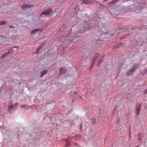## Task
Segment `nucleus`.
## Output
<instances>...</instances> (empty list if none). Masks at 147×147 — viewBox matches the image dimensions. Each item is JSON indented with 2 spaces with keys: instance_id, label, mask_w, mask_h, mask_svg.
Returning a JSON list of instances; mask_svg holds the SVG:
<instances>
[{
  "instance_id": "f03ea898",
  "label": "nucleus",
  "mask_w": 147,
  "mask_h": 147,
  "mask_svg": "<svg viewBox=\"0 0 147 147\" xmlns=\"http://www.w3.org/2000/svg\"><path fill=\"white\" fill-rule=\"evenodd\" d=\"M12 101H10L8 103V111L9 112L11 111V110L15 108L16 107V105L17 104H16L15 105H12Z\"/></svg>"
},
{
  "instance_id": "dca6fc26",
  "label": "nucleus",
  "mask_w": 147,
  "mask_h": 147,
  "mask_svg": "<svg viewBox=\"0 0 147 147\" xmlns=\"http://www.w3.org/2000/svg\"><path fill=\"white\" fill-rule=\"evenodd\" d=\"M7 23V22L6 21H1L0 22V25L1 26Z\"/></svg>"
},
{
  "instance_id": "a878e982",
  "label": "nucleus",
  "mask_w": 147,
  "mask_h": 147,
  "mask_svg": "<svg viewBox=\"0 0 147 147\" xmlns=\"http://www.w3.org/2000/svg\"><path fill=\"white\" fill-rule=\"evenodd\" d=\"M40 50L37 49L36 50V53L38 54L39 53Z\"/></svg>"
},
{
  "instance_id": "412c9836",
  "label": "nucleus",
  "mask_w": 147,
  "mask_h": 147,
  "mask_svg": "<svg viewBox=\"0 0 147 147\" xmlns=\"http://www.w3.org/2000/svg\"><path fill=\"white\" fill-rule=\"evenodd\" d=\"M95 62V61H94V60L93 61L92 60V63L91 65V68L92 67H93V65H94Z\"/></svg>"
},
{
  "instance_id": "20e7f679",
  "label": "nucleus",
  "mask_w": 147,
  "mask_h": 147,
  "mask_svg": "<svg viewBox=\"0 0 147 147\" xmlns=\"http://www.w3.org/2000/svg\"><path fill=\"white\" fill-rule=\"evenodd\" d=\"M142 107V105L141 104H137L136 105V112L138 116L140 114L141 109Z\"/></svg>"
},
{
  "instance_id": "4be33fe9",
  "label": "nucleus",
  "mask_w": 147,
  "mask_h": 147,
  "mask_svg": "<svg viewBox=\"0 0 147 147\" xmlns=\"http://www.w3.org/2000/svg\"><path fill=\"white\" fill-rule=\"evenodd\" d=\"M141 135V134L139 133L138 134V136L139 137V140H141V137H140V136Z\"/></svg>"
},
{
  "instance_id": "7ed1b4c3",
  "label": "nucleus",
  "mask_w": 147,
  "mask_h": 147,
  "mask_svg": "<svg viewBox=\"0 0 147 147\" xmlns=\"http://www.w3.org/2000/svg\"><path fill=\"white\" fill-rule=\"evenodd\" d=\"M51 9L47 10L42 12L41 14V15H44L45 16H49L52 13Z\"/></svg>"
},
{
  "instance_id": "bb28decb",
  "label": "nucleus",
  "mask_w": 147,
  "mask_h": 147,
  "mask_svg": "<svg viewBox=\"0 0 147 147\" xmlns=\"http://www.w3.org/2000/svg\"><path fill=\"white\" fill-rule=\"evenodd\" d=\"M9 27L10 28H15V27L13 26H9Z\"/></svg>"
},
{
  "instance_id": "b1692460",
  "label": "nucleus",
  "mask_w": 147,
  "mask_h": 147,
  "mask_svg": "<svg viewBox=\"0 0 147 147\" xmlns=\"http://www.w3.org/2000/svg\"><path fill=\"white\" fill-rule=\"evenodd\" d=\"M118 0H114L112 1V3H115L116 2H117Z\"/></svg>"
},
{
  "instance_id": "473e14b6",
  "label": "nucleus",
  "mask_w": 147,
  "mask_h": 147,
  "mask_svg": "<svg viewBox=\"0 0 147 147\" xmlns=\"http://www.w3.org/2000/svg\"><path fill=\"white\" fill-rule=\"evenodd\" d=\"M27 107H28V108H26V109H29V108L31 107H30V106H29V107L28 106Z\"/></svg>"
},
{
  "instance_id": "0eeeda50",
  "label": "nucleus",
  "mask_w": 147,
  "mask_h": 147,
  "mask_svg": "<svg viewBox=\"0 0 147 147\" xmlns=\"http://www.w3.org/2000/svg\"><path fill=\"white\" fill-rule=\"evenodd\" d=\"M60 71V74L61 75L64 74L66 72V69L65 68H61L59 69Z\"/></svg>"
},
{
  "instance_id": "e433bc0d",
  "label": "nucleus",
  "mask_w": 147,
  "mask_h": 147,
  "mask_svg": "<svg viewBox=\"0 0 147 147\" xmlns=\"http://www.w3.org/2000/svg\"><path fill=\"white\" fill-rule=\"evenodd\" d=\"M144 3H143V4H142V5H144Z\"/></svg>"
},
{
  "instance_id": "f704fd0d",
  "label": "nucleus",
  "mask_w": 147,
  "mask_h": 147,
  "mask_svg": "<svg viewBox=\"0 0 147 147\" xmlns=\"http://www.w3.org/2000/svg\"><path fill=\"white\" fill-rule=\"evenodd\" d=\"M1 39L0 38V39H2V40H3V39H4V38H3L1 37Z\"/></svg>"
},
{
  "instance_id": "4468645a",
  "label": "nucleus",
  "mask_w": 147,
  "mask_h": 147,
  "mask_svg": "<svg viewBox=\"0 0 147 147\" xmlns=\"http://www.w3.org/2000/svg\"><path fill=\"white\" fill-rule=\"evenodd\" d=\"M30 7V6L28 4H24V5H22L21 8L22 9H23L24 8H25L26 7Z\"/></svg>"
},
{
  "instance_id": "2f4dec72",
  "label": "nucleus",
  "mask_w": 147,
  "mask_h": 147,
  "mask_svg": "<svg viewBox=\"0 0 147 147\" xmlns=\"http://www.w3.org/2000/svg\"><path fill=\"white\" fill-rule=\"evenodd\" d=\"M17 49H14V50L15 51V52L16 51V50H18V48L17 47Z\"/></svg>"
},
{
  "instance_id": "9d476101",
  "label": "nucleus",
  "mask_w": 147,
  "mask_h": 147,
  "mask_svg": "<svg viewBox=\"0 0 147 147\" xmlns=\"http://www.w3.org/2000/svg\"><path fill=\"white\" fill-rule=\"evenodd\" d=\"M90 3L89 0H82L80 1V4L85 3L86 4H89Z\"/></svg>"
},
{
  "instance_id": "f257e3e1",
  "label": "nucleus",
  "mask_w": 147,
  "mask_h": 147,
  "mask_svg": "<svg viewBox=\"0 0 147 147\" xmlns=\"http://www.w3.org/2000/svg\"><path fill=\"white\" fill-rule=\"evenodd\" d=\"M137 5L136 4H134L128 6V11H131L133 10L136 11L137 10H138L140 11V10L143 8V6H142L141 3H140L138 5V3H137Z\"/></svg>"
},
{
  "instance_id": "c9c22d12",
  "label": "nucleus",
  "mask_w": 147,
  "mask_h": 147,
  "mask_svg": "<svg viewBox=\"0 0 147 147\" xmlns=\"http://www.w3.org/2000/svg\"><path fill=\"white\" fill-rule=\"evenodd\" d=\"M24 107L25 108L26 107V106L24 105Z\"/></svg>"
},
{
  "instance_id": "7c9ffc66",
  "label": "nucleus",
  "mask_w": 147,
  "mask_h": 147,
  "mask_svg": "<svg viewBox=\"0 0 147 147\" xmlns=\"http://www.w3.org/2000/svg\"><path fill=\"white\" fill-rule=\"evenodd\" d=\"M144 93L145 94H146L147 93V89L144 91Z\"/></svg>"
},
{
  "instance_id": "a211bd4d",
  "label": "nucleus",
  "mask_w": 147,
  "mask_h": 147,
  "mask_svg": "<svg viewBox=\"0 0 147 147\" xmlns=\"http://www.w3.org/2000/svg\"><path fill=\"white\" fill-rule=\"evenodd\" d=\"M139 66V65L138 64H135L133 67L132 68H135V70L137 68L138 66Z\"/></svg>"
},
{
  "instance_id": "423d86ee",
  "label": "nucleus",
  "mask_w": 147,
  "mask_h": 147,
  "mask_svg": "<svg viewBox=\"0 0 147 147\" xmlns=\"http://www.w3.org/2000/svg\"><path fill=\"white\" fill-rule=\"evenodd\" d=\"M135 71L134 68H132L131 69L127 71L126 73V75L128 76L131 75L133 72Z\"/></svg>"
},
{
  "instance_id": "5701e85b",
  "label": "nucleus",
  "mask_w": 147,
  "mask_h": 147,
  "mask_svg": "<svg viewBox=\"0 0 147 147\" xmlns=\"http://www.w3.org/2000/svg\"><path fill=\"white\" fill-rule=\"evenodd\" d=\"M42 45H40L39 47H38V49H39L40 50V49L42 48Z\"/></svg>"
},
{
  "instance_id": "a19ab883",
  "label": "nucleus",
  "mask_w": 147,
  "mask_h": 147,
  "mask_svg": "<svg viewBox=\"0 0 147 147\" xmlns=\"http://www.w3.org/2000/svg\"><path fill=\"white\" fill-rule=\"evenodd\" d=\"M138 2H140V1H138Z\"/></svg>"
},
{
  "instance_id": "1a4fd4ad",
  "label": "nucleus",
  "mask_w": 147,
  "mask_h": 147,
  "mask_svg": "<svg viewBox=\"0 0 147 147\" xmlns=\"http://www.w3.org/2000/svg\"><path fill=\"white\" fill-rule=\"evenodd\" d=\"M14 49H17V47H13L12 48L10 49L8 51H7V52L9 54H11L15 52V51L14 50Z\"/></svg>"
},
{
  "instance_id": "393cba45",
  "label": "nucleus",
  "mask_w": 147,
  "mask_h": 147,
  "mask_svg": "<svg viewBox=\"0 0 147 147\" xmlns=\"http://www.w3.org/2000/svg\"><path fill=\"white\" fill-rule=\"evenodd\" d=\"M147 73V69H146L144 71V74H146Z\"/></svg>"
},
{
  "instance_id": "6ab92c4d",
  "label": "nucleus",
  "mask_w": 147,
  "mask_h": 147,
  "mask_svg": "<svg viewBox=\"0 0 147 147\" xmlns=\"http://www.w3.org/2000/svg\"><path fill=\"white\" fill-rule=\"evenodd\" d=\"M130 34H127V35L123 36L122 37H121L120 39H123V38H126V36H129Z\"/></svg>"
},
{
  "instance_id": "ea45409f",
  "label": "nucleus",
  "mask_w": 147,
  "mask_h": 147,
  "mask_svg": "<svg viewBox=\"0 0 147 147\" xmlns=\"http://www.w3.org/2000/svg\"><path fill=\"white\" fill-rule=\"evenodd\" d=\"M142 1H144V0H142Z\"/></svg>"
},
{
  "instance_id": "9b49d317",
  "label": "nucleus",
  "mask_w": 147,
  "mask_h": 147,
  "mask_svg": "<svg viewBox=\"0 0 147 147\" xmlns=\"http://www.w3.org/2000/svg\"><path fill=\"white\" fill-rule=\"evenodd\" d=\"M99 55H100L98 53H96L94 56L92 60L93 61L94 60V61H95L99 57Z\"/></svg>"
},
{
  "instance_id": "39448f33",
  "label": "nucleus",
  "mask_w": 147,
  "mask_h": 147,
  "mask_svg": "<svg viewBox=\"0 0 147 147\" xmlns=\"http://www.w3.org/2000/svg\"><path fill=\"white\" fill-rule=\"evenodd\" d=\"M90 27H89V26H88L85 27V28H82V29H81L80 31V33H84V32L86 31L87 30H90Z\"/></svg>"
},
{
  "instance_id": "cd10ccee",
  "label": "nucleus",
  "mask_w": 147,
  "mask_h": 147,
  "mask_svg": "<svg viewBox=\"0 0 147 147\" xmlns=\"http://www.w3.org/2000/svg\"><path fill=\"white\" fill-rule=\"evenodd\" d=\"M121 43H120L119 45V44H118L117 45V47H115V48H117V47H119L120 46V45H121Z\"/></svg>"
},
{
  "instance_id": "2eb2a0df",
  "label": "nucleus",
  "mask_w": 147,
  "mask_h": 147,
  "mask_svg": "<svg viewBox=\"0 0 147 147\" xmlns=\"http://www.w3.org/2000/svg\"><path fill=\"white\" fill-rule=\"evenodd\" d=\"M9 55V54L7 52H6L4 54L2 55L1 56L0 58H4V57H5L7 56V55Z\"/></svg>"
},
{
  "instance_id": "c85d7f7f",
  "label": "nucleus",
  "mask_w": 147,
  "mask_h": 147,
  "mask_svg": "<svg viewBox=\"0 0 147 147\" xmlns=\"http://www.w3.org/2000/svg\"><path fill=\"white\" fill-rule=\"evenodd\" d=\"M80 128L81 129L82 128V124L81 123L80 125Z\"/></svg>"
},
{
  "instance_id": "72a5a7b5",
  "label": "nucleus",
  "mask_w": 147,
  "mask_h": 147,
  "mask_svg": "<svg viewBox=\"0 0 147 147\" xmlns=\"http://www.w3.org/2000/svg\"><path fill=\"white\" fill-rule=\"evenodd\" d=\"M117 108V107H115V109H116Z\"/></svg>"
},
{
  "instance_id": "58836bf2",
  "label": "nucleus",
  "mask_w": 147,
  "mask_h": 147,
  "mask_svg": "<svg viewBox=\"0 0 147 147\" xmlns=\"http://www.w3.org/2000/svg\"><path fill=\"white\" fill-rule=\"evenodd\" d=\"M136 147H139L138 146H136Z\"/></svg>"
},
{
  "instance_id": "aec40b11",
  "label": "nucleus",
  "mask_w": 147,
  "mask_h": 147,
  "mask_svg": "<svg viewBox=\"0 0 147 147\" xmlns=\"http://www.w3.org/2000/svg\"><path fill=\"white\" fill-rule=\"evenodd\" d=\"M92 123L93 124H94L96 122V120L94 119H93L92 120Z\"/></svg>"
},
{
  "instance_id": "c756f323",
  "label": "nucleus",
  "mask_w": 147,
  "mask_h": 147,
  "mask_svg": "<svg viewBox=\"0 0 147 147\" xmlns=\"http://www.w3.org/2000/svg\"><path fill=\"white\" fill-rule=\"evenodd\" d=\"M80 36V34H78V35L76 34V35H75V36L76 37H78V36Z\"/></svg>"
},
{
  "instance_id": "f8f14e48",
  "label": "nucleus",
  "mask_w": 147,
  "mask_h": 147,
  "mask_svg": "<svg viewBox=\"0 0 147 147\" xmlns=\"http://www.w3.org/2000/svg\"><path fill=\"white\" fill-rule=\"evenodd\" d=\"M47 70L42 71L41 73L40 77H42L45 75L47 73Z\"/></svg>"
},
{
  "instance_id": "f3484780",
  "label": "nucleus",
  "mask_w": 147,
  "mask_h": 147,
  "mask_svg": "<svg viewBox=\"0 0 147 147\" xmlns=\"http://www.w3.org/2000/svg\"><path fill=\"white\" fill-rule=\"evenodd\" d=\"M40 30L39 29H37L34 30H33L31 32V33L32 34H34L35 33L37 32Z\"/></svg>"
},
{
  "instance_id": "ddd939ff",
  "label": "nucleus",
  "mask_w": 147,
  "mask_h": 147,
  "mask_svg": "<svg viewBox=\"0 0 147 147\" xmlns=\"http://www.w3.org/2000/svg\"><path fill=\"white\" fill-rule=\"evenodd\" d=\"M65 142L66 143V146L67 147H69L70 145V142L67 139H66L65 140Z\"/></svg>"
},
{
  "instance_id": "4c0bfd02",
  "label": "nucleus",
  "mask_w": 147,
  "mask_h": 147,
  "mask_svg": "<svg viewBox=\"0 0 147 147\" xmlns=\"http://www.w3.org/2000/svg\"><path fill=\"white\" fill-rule=\"evenodd\" d=\"M138 12V13H139V12Z\"/></svg>"
},
{
  "instance_id": "6e6552de",
  "label": "nucleus",
  "mask_w": 147,
  "mask_h": 147,
  "mask_svg": "<svg viewBox=\"0 0 147 147\" xmlns=\"http://www.w3.org/2000/svg\"><path fill=\"white\" fill-rule=\"evenodd\" d=\"M104 56H102L100 57L99 60H98V63H97V66H99L101 64L103 60L104 59Z\"/></svg>"
}]
</instances>
